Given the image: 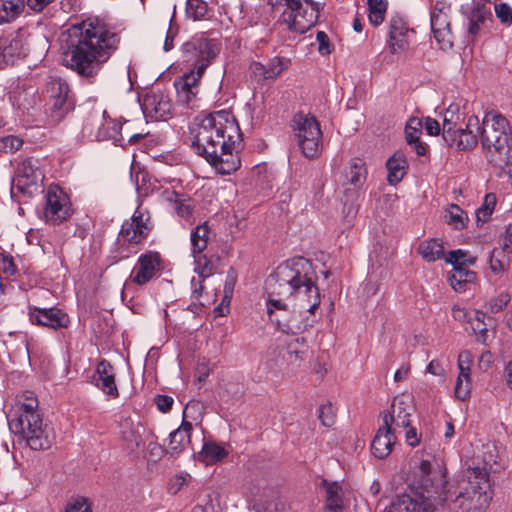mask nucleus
Returning <instances> with one entry per match:
<instances>
[{
  "label": "nucleus",
  "instance_id": "53",
  "mask_svg": "<svg viewBox=\"0 0 512 512\" xmlns=\"http://www.w3.org/2000/svg\"><path fill=\"white\" fill-rule=\"evenodd\" d=\"M288 62L289 61L279 57H274L271 59L267 64L268 77L271 79L277 78L284 70L287 69Z\"/></svg>",
  "mask_w": 512,
  "mask_h": 512
},
{
  "label": "nucleus",
  "instance_id": "32",
  "mask_svg": "<svg viewBox=\"0 0 512 512\" xmlns=\"http://www.w3.org/2000/svg\"><path fill=\"white\" fill-rule=\"evenodd\" d=\"M24 9V0H0V25L14 22Z\"/></svg>",
  "mask_w": 512,
  "mask_h": 512
},
{
  "label": "nucleus",
  "instance_id": "17",
  "mask_svg": "<svg viewBox=\"0 0 512 512\" xmlns=\"http://www.w3.org/2000/svg\"><path fill=\"white\" fill-rule=\"evenodd\" d=\"M29 318L33 324L52 329L66 328L69 325V317L58 308H29Z\"/></svg>",
  "mask_w": 512,
  "mask_h": 512
},
{
  "label": "nucleus",
  "instance_id": "10",
  "mask_svg": "<svg viewBox=\"0 0 512 512\" xmlns=\"http://www.w3.org/2000/svg\"><path fill=\"white\" fill-rule=\"evenodd\" d=\"M450 14L451 4L444 0H436L430 9L431 29L442 50H449L453 47Z\"/></svg>",
  "mask_w": 512,
  "mask_h": 512
},
{
  "label": "nucleus",
  "instance_id": "3",
  "mask_svg": "<svg viewBox=\"0 0 512 512\" xmlns=\"http://www.w3.org/2000/svg\"><path fill=\"white\" fill-rule=\"evenodd\" d=\"M190 132L194 152L203 156L218 173L231 174L240 167L237 146L241 133L230 112L220 110L198 115Z\"/></svg>",
  "mask_w": 512,
  "mask_h": 512
},
{
  "label": "nucleus",
  "instance_id": "14",
  "mask_svg": "<svg viewBox=\"0 0 512 512\" xmlns=\"http://www.w3.org/2000/svg\"><path fill=\"white\" fill-rule=\"evenodd\" d=\"M89 382L110 398L115 399L119 396L114 368L110 362L105 359L97 363Z\"/></svg>",
  "mask_w": 512,
  "mask_h": 512
},
{
  "label": "nucleus",
  "instance_id": "50",
  "mask_svg": "<svg viewBox=\"0 0 512 512\" xmlns=\"http://www.w3.org/2000/svg\"><path fill=\"white\" fill-rule=\"evenodd\" d=\"M470 376V374L461 372L458 374L455 386V396L460 400H466L470 396L472 386Z\"/></svg>",
  "mask_w": 512,
  "mask_h": 512
},
{
  "label": "nucleus",
  "instance_id": "28",
  "mask_svg": "<svg viewBox=\"0 0 512 512\" xmlns=\"http://www.w3.org/2000/svg\"><path fill=\"white\" fill-rule=\"evenodd\" d=\"M386 167L388 170L387 180L391 185H396L399 183L408 167L406 157L403 152H395L386 163Z\"/></svg>",
  "mask_w": 512,
  "mask_h": 512
},
{
  "label": "nucleus",
  "instance_id": "8",
  "mask_svg": "<svg viewBox=\"0 0 512 512\" xmlns=\"http://www.w3.org/2000/svg\"><path fill=\"white\" fill-rule=\"evenodd\" d=\"M218 52L217 43L207 38H195L183 45L185 61L191 66V70L202 75Z\"/></svg>",
  "mask_w": 512,
  "mask_h": 512
},
{
  "label": "nucleus",
  "instance_id": "34",
  "mask_svg": "<svg viewBox=\"0 0 512 512\" xmlns=\"http://www.w3.org/2000/svg\"><path fill=\"white\" fill-rule=\"evenodd\" d=\"M458 111V106L450 105L444 113L442 136L445 142L454 140L455 131L459 128L457 127L460 119Z\"/></svg>",
  "mask_w": 512,
  "mask_h": 512
},
{
  "label": "nucleus",
  "instance_id": "26",
  "mask_svg": "<svg viewBox=\"0 0 512 512\" xmlns=\"http://www.w3.org/2000/svg\"><path fill=\"white\" fill-rule=\"evenodd\" d=\"M1 45L4 51L1 59L5 60V64L13 63L23 54L24 43L19 33L2 36Z\"/></svg>",
  "mask_w": 512,
  "mask_h": 512
},
{
  "label": "nucleus",
  "instance_id": "58",
  "mask_svg": "<svg viewBox=\"0 0 512 512\" xmlns=\"http://www.w3.org/2000/svg\"><path fill=\"white\" fill-rule=\"evenodd\" d=\"M319 418L324 426H331L334 423V413L331 405H322L319 408Z\"/></svg>",
  "mask_w": 512,
  "mask_h": 512
},
{
  "label": "nucleus",
  "instance_id": "60",
  "mask_svg": "<svg viewBox=\"0 0 512 512\" xmlns=\"http://www.w3.org/2000/svg\"><path fill=\"white\" fill-rule=\"evenodd\" d=\"M154 401L158 410L164 413L168 412L174 403L173 398L167 395H157Z\"/></svg>",
  "mask_w": 512,
  "mask_h": 512
},
{
  "label": "nucleus",
  "instance_id": "11",
  "mask_svg": "<svg viewBox=\"0 0 512 512\" xmlns=\"http://www.w3.org/2000/svg\"><path fill=\"white\" fill-rule=\"evenodd\" d=\"M413 412L414 404L410 395L396 396L393 399L390 411L384 414L383 422L394 431H396V428H408Z\"/></svg>",
  "mask_w": 512,
  "mask_h": 512
},
{
  "label": "nucleus",
  "instance_id": "40",
  "mask_svg": "<svg viewBox=\"0 0 512 512\" xmlns=\"http://www.w3.org/2000/svg\"><path fill=\"white\" fill-rule=\"evenodd\" d=\"M51 105V117L53 121L59 122L63 117L70 112L73 107V101L70 98L53 99L49 100Z\"/></svg>",
  "mask_w": 512,
  "mask_h": 512
},
{
  "label": "nucleus",
  "instance_id": "19",
  "mask_svg": "<svg viewBox=\"0 0 512 512\" xmlns=\"http://www.w3.org/2000/svg\"><path fill=\"white\" fill-rule=\"evenodd\" d=\"M38 400L32 393L26 397L24 403L19 407V412L15 417L9 419V428L11 431H23V425L31 426V423L35 425L41 418L38 411Z\"/></svg>",
  "mask_w": 512,
  "mask_h": 512
},
{
  "label": "nucleus",
  "instance_id": "4",
  "mask_svg": "<svg viewBox=\"0 0 512 512\" xmlns=\"http://www.w3.org/2000/svg\"><path fill=\"white\" fill-rule=\"evenodd\" d=\"M118 37L104 24L83 21L62 34L63 62L83 77H94L116 49Z\"/></svg>",
  "mask_w": 512,
  "mask_h": 512
},
{
  "label": "nucleus",
  "instance_id": "37",
  "mask_svg": "<svg viewBox=\"0 0 512 512\" xmlns=\"http://www.w3.org/2000/svg\"><path fill=\"white\" fill-rule=\"evenodd\" d=\"M445 222L454 229H463L468 220L467 214L456 204L445 209Z\"/></svg>",
  "mask_w": 512,
  "mask_h": 512
},
{
  "label": "nucleus",
  "instance_id": "46",
  "mask_svg": "<svg viewBox=\"0 0 512 512\" xmlns=\"http://www.w3.org/2000/svg\"><path fill=\"white\" fill-rule=\"evenodd\" d=\"M202 74L190 70L185 73L179 80L175 81L174 85L176 91H180L183 88L184 91H198V82L201 79Z\"/></svg>",
  "mask_w": 512,
  "mask_h": 512
},
{
  "label": "nucleus",
  "instance_id": "9",
  "mask_svg": "<svg viewBox=\"0 0 512 512\" xmlns=\"http://www.w3.org/2000/svg\"><path fill=\"white\" fill-rule=\"evenodd\" d=\"M72 215L68 195L58 186H50L45 195L41 218L49 225H59Z\"/></svg>",
  "mask_w": 512,
  "mask_h": 512
},
{
  "label": "nucleus",
  "instance_id": "45",
  "mask_svg": "<svg viewBox=\"0 0 512 512\" xmlns=\"http://www.w3.org/2000/svg\"><path fill=\"white\" fill-rule=\"evenodd\" d=\"M194 257V271L197 277L206 279L213 274L214 266L213 263L207 258L205 254L196 253Z\"/></svg>",
  "mask_w": 512,
  "mask_h": 512
},
{
  "label": "nucleus",
  "instance_id": "15",
  "mask_svg": "<svg viewBox=\"0 0 512 512\" xmlns=\"http://www.w3.org/2000/svg\"><path fill=\"white\" fill-rule=\"evenodd\" d=\"M479 137L481 138V123L477 116L471 115L465 128L459 127L455 131L454 140L446 143L458 150H471L477 145Z\"/></svg>",
  "mask_w": 512,
  "mask_h": 512
},
{
  "label": "nucleus",
  "instance_id": "62",
  "mask_svg": "<svg viewBox=\"0 0 512 512\" xmlns=\"http://www.w3.org/2000/svg\"><path fill=\"white\" fill-rule=\"evenodd\" d=\"M316 40L319 44L318 51L322 54H328L330 52L329 50V37L327 34L323 31L317 32Z\"/></svg>",
  "mask_w": 512,
  "mask_h": 512
},
{
  "label": "nucleus",
  "instance_id": "57",
  "mask_svg": "<svg viewBox=\"0 0 512 512\" xmlns=\"http://www.w3.org/2000/svg\"><path fill=\"white\" fill-rule=\"evenodd\" d=\"M472 363H473V357L469 351L464 350V351L460 352V354L458 356L459 372L471 375Z\"/></svg>",
  "mask_w": 512,
  "mask_h": 512
},
{
  "label": "nucleus",
  "instance_id": "16",
  "mask_svg": "<svg viewBox=\"0 0 512 512\" xmlns=\"http://www.w3.org/2000/svg\"><path fill=\"white\" fill-rule=\"evenodd\" d=\"M43 174L36 161L33 159H25L20 163L16 175V187L23 193H32L33 188L36 189L42 184Z\"/></svg>",
  "mask_w": 512,
  "mask_h": 512
},
{
  "label": "nucleus",
  "instance_id": "1",
  "mask_svg": "<svg viewBox=\"0 0 512 512\" xmlns=\"http://www.w3.org/2000/svg\"><path fill=\"white\" fill-rule=\"evenodd\" d=\"M446 469L415 454L408 485L415 496H403L389 512H434L442 503L451 512H484L492 499L489 469L486 463L470 465L448 489H444Z\"/></svg>",
  "mask_w": 512,
  "mask_h": 512
},
{
  "label": "nucleus",
  "instance_id": "35",
  "mask_svg": "<svg viewBox=\"0 0 512 512\" xmlns=\"http://www.w3.org/2000/svg\"><path fill=\"white\" fill-rule=\"evenodd\" d=\"M210 230L206 224L196 226L191 232L192 253H202L208 244Z\"/></svg>",
  "mask_w": 512,
  "mask_h": 512
},
{
  "label": "nucleus",
  "instance_id": "30",
  "mask_svg": "<svg viewBox=\"0 0 512 512\" xmlns=\"http://www.w3.org/2000/svg\"><path fill=\"white\" fill-rule=\"evenodd\" d=\"M417 251L427 262H435L446 257L443 242L437 238L422 241Z\"/></svg>",
  "mask_w": 512,
  "mask_h": 512
},
{
  "label": "nucleus",
  "instance_id": "5",
  "mask_svg": "<svg viewBox=\"0 0 512 512\" xmlns=\"http://www.w3.org/2000/svg\"><path fill=\"white\" fill-rule=\"evenodd\" d=\"M275 10H282L280 21L295 33H305L319 17V5L312 0H268Z\"/></svg>",
  "mask_w": 512,
  "mask_h": 512
},
{
  "label": "nucleus",
  "instance_id": "48",
  "mask_svg": "<svg viewBox=\"0 0 512 512\" xmlns=\"http://www.w3.org/2000/svg\"><path fill=\"white\" fill-rule=\"evenodd\" d=\"M496 195L494 193H488L484 197L482 205L476 210L477 222L485 223L492 215L496 206Z\"/></svg>",
  "mask_w": 512,
  "mask_h": 512
},
{
  "label": "nucleus",
  "instance_id": "24",
  "mask_svg": "<svg viewBox=\"0 0 512 512\" xmlns=\"http://www.w3.org/2000/svg\"><path fill=\"white\" fill-rule=\"evenodd\" d=\"M143 106L156 119H166L171 112V103L163 94L152 93L146 95Z\"/></svg>",
  "mask_w": 512,
  "mask_h": 512
},
{
  "label": "nucleus",
  "instance_id": "54",
  "mask_svg": "<svg viewBox=\"0 0 512 512\" xmlns=\"http://www.w3.org/2000/svg\"><path fill=\"white\" fill-rule=\"evenodd\" d=\"M111 123L113 124L111 131L103 132L102 129L100 128L96 137L98 139L109 138V139H113L114 141L123 140V135L121 133L123 123L117 122V121H111Z\"/></svg>",
  "mask_w": 512,
  "mask_h": 512
},
{
  "label": "nucleus",
  "instance_id": "52",
  "mask_svg": "<svg viewBox=\"0 0 512 512\" xmlns=\"http://www.w3.org/2000/svg\"><path fill=\"white\" fill-rule=\"evenodd\" d=\"M23 141L14 135L0 138V152L13 153L21 148Z\"/></svg>",
  "mask_w": 512,
  "mask_h": 512
},
{
  "label": "nucleus",
  "instance_id": "43",
  "mask_svg": "<svg viewBox=\"0 0 512 512\" xmlns=\"http://www.w3.org/2000/svg\"><path fill=\"white\" fill-rule=\"evenodd\" d=\"M445 261L451 264L453 267H466V265H474L476 262V257L469 255V253L465 250L458 249L450 251L446 255Z\"/></svg>",
  "mask_w": 512,
  "mask_h": 512
},
{
  "label": "nucleus",
  "instance_id": "2",
  "mask_svg": "<svg viewBox=\"0 0 512 512\" xmlns=\"http://www.w3.org/2000/svg\"><path fill=\"white\" fill-rule=\"evenodd\" d=\"M315 281L313 265L304 257L285 261L266 279L267 314L280 331L295 333V329L300 330L299 326L295 327L278 315L287 310L285 300L294 297L300 309L312 314L319 307L321 298Z\"/></svg>",
  "mask_w": 512,
  "mask_h": 512
},
{
  "label": "nucleus",
  "instance_id": "29",
  "mask_svg": "<svg viewBox=\"0 0 512 512\" xmlns=\"http://www.w3.org/2000/svg\"><path fill=\"white\" fill-rule=\"evenodd\" d=\"M346 184L354 186L358 189L366 181L367 169L365 162L360 158L351 159L345 170Z\"/></svg>",
  "mask_w": 512,
  "mask_h": 512
},
{
  "label": "nucleus",
  "instance_id": "44",
  "mask_svg": "<svg viewBox=\"0 0 512 512\" xmlns=\"http://www.w3.org/2000/svg\"><path fill=\"white\" fill-rule=\"evenodd\" d=\"M142 430H144V428L139 423H131L129 427H125L122 430V437L128 443L130 449L137 448L142 443Z\"/></svg>",
  "mask_w": 512,
  "mask_h": 512
},
{
  "label": "nucleus",
  "instance_id": "18",
  "mask_svg": "<svg viewBox=\"0 0 512 512\" xmlns=\"http://www.w3.org/2000/svg\"><path fill=\"white\" fill-rule=\"evenodd\" d=\"M414 31L408 28L405 21L400 17H392L389 24V38L387 46L392 54L406 51L410 45V34Z\"/></svg>",
  "mask_w": 512,
  "mask_h": 512
},
{
  "label": "nucleus",
  "instance_id": "36",
  "mask_svg": "<svg viewBox=\"0 0 512 512\" xmlns=\"http://www.w3.org/2000/svg\"><path fill=\"white\" fill-rule=\"evenodd\" d=\"M46 92L48 94L49 100L70 98L69 85L65 80L61 78L51 77L46 84Z\"/></svg>",
  "mask_w": 512,
  "mask_h": 512
},
{
  "label": "nucleus",
  "instance_id": "6",
  "mask_svg": "<svg viewBox=\"0 0 512 512\" xmlns=\"http://www.w3.org/2000/svg\"><path fill=\"white\" fill-rule=\"evenodd\" d=\"M150 216L147 211L137 208L130 220H126L118 234L119 258L125 259L138 251V245L151 230Z\"/></svg>",
  "mask_w": 512,
  "mask_h": 512
},
{
  "label": "nucleus",
  "instance_id": "20",
  "mask_svg": "<svg viewBox=\"0 0 512 512\" xmlns=\"http://www.w3.org/2000/svg\"><path fill=\"white\" fill-rule=\"evenodd\" d=\"M462 13L465 15L467 23L468 37L474 40L485 26L486 22L491 19L490 9L484 4H476L471 11L465 12L461 7Z\"/></svg>",
  "mask_w": 512,
  "mask_h": 512
},
{
  "label": "nucleus",
  "instance_id": "31",
  "mask_svg": "<svg viewBox=\"0 0 512 512\" xmlns=\"http://www.w3.org/2000/svg\"><path fill=\"white\" fill-rule=\"evenodd\" d=\"M477 278L474 271L467 269V267H453V270L448 275V281L451 287L456 292H463L466 290L468 284L473 283Z\"/></svg>",
  "mask_w": 512,
  "mask_h": 512
},
{
  "label": "nucleus",
  "instance_id": "64",
  "mask_svg": "<svg viewBox=\"0 0 512 512\" xmlns=\"http://www.w3.org/2000/svg\"><path fill=\"white\" fill-rule=\"evenodd\" d=\"M503 251L494 250L490 256V268L494 273H500L504 271V264L498 258Z\"/></svg>",
  "mask_w": 512,
  "mask_h": 512
},
{
  "label": "nucleus",
  "instance_id": "39",
  "mask_svg": "<svg viewBox=\"0 0 512 512\" xmlns=\"http://www.w3.org/2000/svg\"><path fill=\"white\" fill-rule=\"evenodd\" d=\"M369 6V21L372 25H380L384 19L387 11V0H368Z\"/></svg>",
  "mask_w": 512,
  "mask_h": 512
},
{
  "label": "nucleus",
  "instance_id": "12",
  "mask_svg": "<svg viewBox=\"0 0 512 512\" xmlns=\"http://www.w3.org/2000/svg\"><path fill=\"white\" fill-rule=\"evenodd\" d=\"M161 269L160 254L148 251L141 254L134 265L130 279L137 285H145L157 276Z\"/></svg>",
  "mask_w": 512,
  "mask_h": 512
},
{
  "label": "nucleus",
  "instance_id": "27",
  "mask_svg": "<svg viewBox=\"0 0 512 512\" xmlns=\"http://www.w3.org/2000/svg\"><path fill=\"white\" fill-rule=\"evenodd\" d=\"M325 489V512H342L343 511V489L338 482L322 481Z\"/></svg>",
  "mask_w": 512,
  "mask_h": 512
},
{
  "label": "nucleus",
  "instance_id": "22",
  "mask_svg": "<svg viewBox=\"0 0 512 512\" xmlns=\"http://www.w3.org/2000/svg\"><path fill=\"white\" fill-rule=\"evenodd\" d=\"M192 431V424L187 421L183 423L176 430L170 433L169 442L167 445V453L172 456H178L184 450H186L190 443V434Z\"/></svg>",
  "mask_w": 512,
  "mask_h": 512
},
{
  "label": "nucleus",
  "instance_id": "47",
  "mask_svg": "<svg viewBox=\"0 0 512 512\" xmlns=\"http://www.w3.org/2000/svg\"><path fill=\"white\" fill-rule=\"evenodd\" d=\"M208 12L205 0H187L186 16L194 21L202 20Z\"/></svg>",
  "mask_w": 512,
  "mask_h": 512
},
{
  "label": "nucleus",
  "instance_id": "41",
  "mask_svg": "<svg viewBox=\"0 0 512 512\" xmlns=\"http://www.w3.org/2000/svg\"><path fill=\"white\" fill-rule=\"evenodd\" d=\"M487 318L486 314L483 311L475 310L474 318H470L472 329L475 333H477V340L483 344L486 343L488 336V325L485 322Z\"/></svg>",
  "mask_w": 512,
  "mask_h": 512
},
{
  "label": "nucleus",
  "instance_id": "13",
  "mask_svg": "<svg viewBox=\"0 0 512 512\" xmlns=\"http://www.w3.org/2000/svg\"><path fill=\"white\" fill-rule=\"evenodd\" d=\"M26 439L27 444L33 450L49 449L55 441V433L48 425H44L42 419L31 426L23 425V431H13Z\"/></svg>",
  "mask_w": 512,
  "mask_h": 512
},
{
  "label": "nucleus",
  "instance_id": "61",
  "mask_svg": "<svg viewBox=\"0 0 512 512\" xmlns=\"http://www.w3.org/2000/svg\"><path fill=\"white\" fill-rule=\"evenodd\" d=\"M65 512H91V509L87 500L82 498L71 503Z\"/></svg>",
  "mask_w": 512,
  "mask_h": 512
},
{
  "label": "nucleus",
  "instance_id": "25",
  "mask_svg": "<svg viewBox=\"0 0 512 512\" xmlns=\"http://www.w3.org/2000/svg\"><path fill=\"white\" fill-rule=\"evenodd\" d=\"M162 196L179 217L188 219L192 215L194 206L188 195L167 190L163 192Z\"/></svg>",
  "mask_w": 512,
  "mask_h": 512
},
{
  "label": "nucleus",
  "instance_id": "59",
  "mask_svg": "<svg viewBox=\"0 0 512 512\" xmlns=\"http://www.w3.org/2000/svg\"><path fill=\"white\" fill-rule=\"evenodd\" d=\"M250 71L253 76L258 78V80L271 79L270 77H268L267 65H264L260 62H253L250 65Z\"/></svg>",
  "mask_w": 512,
  "mask_h": 512
},
{
  "label": "nucleus",
  "instance_id": "63",
  "mask_svg": "<svg viewBox=\"0 0 512 512\" xmlns=\"http://www.w3.org/2000/svg\"><path fill=\"white\" fill-rule=\"evenodd\" d=\"M428 135L436 136L440 133L441 127L437 120L427 117L423 124Z\"/></svg>",
  "mask_w": 512,
  "mask_h": 512
},
{
  "label": "nucleus",
  "instance_id": "49",
  "mask_svg": "<svg viewBox=\"0 0 512 512\" xmlns=\"http://www.w3.org/2000/svg\"><path fill=\"white\" fill-rule=\"evenodd\" d=\"M204 281L205 279L199 277H193L191 279V298L194 304H199L200 306H206L210 304V299L202 293L204 289Z\"/></svg>",
  "mask_w": 512,
  "mask_h": 512
},
{
  "label": "nucleus",
  "instance_id": "56",
  "mask_svg": "<svg viewBox=\"0 0 512 512\" xmlns=\"http://www.w3.org/2000/svg\"><path fill=\"white\" fill-rule=\"evenodd\" d=\"M198 91H184L183 88H181L180 91H177V99L178 102L187 107V108H193L196 102Z\"/></svg>",
  "mask_w": 512,
  "mask_h": 512
},
{
  "label": "nucleus",
  "instance_id": "7",
  "mask_svg": "<svg viewBox=\"0 0 512 512\" xmlns=\"http://www.w3.org/2000/svg\"><path fill=\"white\" fill-rule=\"evenodd\" d=\"M291 127L298 147L307 158H314L320 152L322 132L317 119L311 114L296 113Z\"/></svg>",
  "mask_w": 512,
  "mask_h": 512
},
{
  "label": "nucleus",
  "instance_id": "33",
  "mask_svg": "<svg viewBox=\"0 0 512 512\" xmlns=\"http://www.w3.org/2000/svg\"><path fill=\"white\" fill-rule=\"evenodd\" d=\"M249 502L255 512H268L271 505V490L254 486L249 490Z\"/></svg>",
  "mask_w": 512,
  "mask_h": 512
},
{
  "label": "nucleus",
  "instance_id": "42",
  "mask_svg": "<svg viewBox=\"0 0 512 512\" xmlns=\"http://www.w3.org/2000/svg\"><path fill=\"white\" fill-rule=\"evenodd\" d=\"M307 352L308 351L305 344L300 342L297 338L295 341L288 345L287 360L294 366H300L301 362L305 359Z\"/></svg>",
  "mask_w": 512,
  "mask_h": 512
},
{
  "label": "nucleus",
  "instance_id": "21",
  "mask_svg": "<svg viewBox=\"0 0 512 512\" xmlns=\"http://www.w3.org/2000/svg\"><path fill=\"white\" fill-rule=\"evenodd\" d=\"M395 431L391 427L383 424L381 426L371 444V450L376 458L383 459L387 457L395 444Z\"/></svg>",
  "mask_w": 512,
  "mask_h": 512
},
{
  "label": "nucleus",
  "instance_id": "55",
  "mask_svg": "<svg viewBox=\"0 0 512 512\" xmlns=\"http://www.w3.org/2000/svg\"><path fill=\"white\" fill-rule=\"evenodd\" d=\"M495 14L503 24L507 26H510L512 24V8L508 4H496Z\"/></svg>",
  "mask_w": 512,
  "mask_h": 512
},
{
  "label": "nucleus",
  "instance_id": "38",
  "mask_svg": "<svg viewBox=\"0 0 512 512\" xmlns=\"http://www.w3.org/2000/svg\"><path fill=\"white\" fill-rule=\"evenodd\" d=\"M202 459L206 463H215L227 456V452L220 444L215 442H206L200 452Z\"/></svg>",
  "mask_w": 512,
  "mask_h": 512
},
{
  "label": "nucleus",
  "instance_id": "51",
  "mask_svg": "<svg viewBox=\"0 0 512 512\" xmlns=\"http://www.w3.org/2000/svg\"><path fill=\"white\" fill-rule=\"evenodd\" d=\"M510 300L511 296L508 292H501L488 300L486 308L490 313H499L508 305Z\"/></svg>",
  "mask_w": 512,
  "mask_h": 512
},
{
  "label": "nucleus",
  "instance_id": "23",
  "mask_svg": "<svg viewBox=\"0 0 512 512\" xmlns=\"http://www.w3.org/2000/svg\"><path fill=\"white\" fill-rule=\"evenodd\" d=\"M423 122L418 117H411L408 119L405 126V138L410 146L414 147L415 152L419 156H424L427 153V145L419 141L422 134Z\"/></svg>",
  "mask_w": 512,
  "mask_h": 512
}]
</instances>
